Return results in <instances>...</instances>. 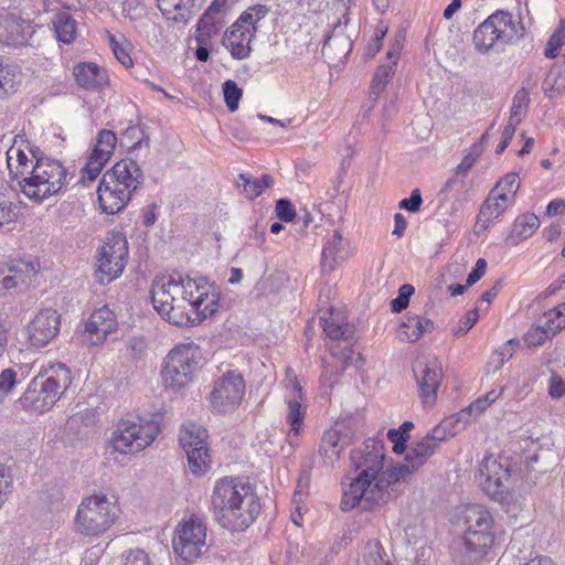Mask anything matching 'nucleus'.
Wrapping results in <instances>:
<instances>
[{"label": "nucleus", "mask_w": 565, "mask_h": 565, "mask_svg": "<svg viewBox=\"0 0 565 565\" xmlns=\"http://www.w3.org/2000/svg\"><path fill=\"white\" fill-rule=\"evenodd\" d=\"M353 47V42L342 32L334 30L322 45V55L331 62H342L348 57Z\"/></svg>", "instance_id": "nucleus-29"}, {"label": "nucleus", "mask_w": 565, "mask_h": 565, "mask_svg": "<svg viewBox=\"0 0 565 565\" xmlns=\"http://www.w3.org/2000/svg\"><path fill=\"white\" fill-rule=\"evenodd\" d=\"M269 12L267 6L264 4H255L249 7L246 11H244L241 17L236 20L242 24L248 25L252 30L257 28V23L264 19Z\"/></svg>", "instance_id": "nucleus-49"}, {"label": "nucleus", "mask_w": 565, "mask_h": 565, "mask_svg": "<svg viewBox=\"0 0 565 565\" xmlns=\"http://www.w3.org/2000/svg\"><path fill=\"white\" fill-rule=\"evenodd\" d=\"M350 459L354 471L342 480L343 494H365L384 467V445L377 439H369L363 448L353 449Z\"/></svg>", "instance_id": "nucleus-4"}, {"label": "nucleus", "mask_w": 565, "mask_h": 565, "mask_svg": "<svg viewBox=\"0 0 565 565\" xmlns=\"http://www.w3.org/2000/svg\"><path fill=\"white\" fill-rule=\"evenodd\" d=\"M128 258L126 236L119 232L109 233L100 248L97 278L100 284L110 282L120 276Z\"/></svg>", "instance_id": "nucleus-12"}, {"label": "nucleus", "mask_w": 565, "mask_h": 565, "mask_svg": "<svg viewBox=\"0 0 565 565\" xmlns=\"http://www.w3.org/2000/svg\"><path fill=\"white\" fill-rule=\"evenodd\" d=\"M520 188V180L516 173H508L502 177L492 189L494 193L504 194L508 201H512Z\"/></svg>", "instance_id": "nucleus-47"}, {"label": "nucleus", "mask_w": 565, "mask_h": 565, "mask_svg": "<svg viewBox=\"0 0 565 565\" xmlns=\"http://www.w3.org/2000/svg\"><path fill=\"white\" fill-rule=\"evenodd\" d=\"M18 383V372L13 369H6L0 373V393L8 394Z\"/></svg>", "instance_id": "nucleus-61"}, {"label": "nucleus", "mask_w": 565, "mask_h": 565, "mask_svg": "<svg viewBox=\"0 0 565 565\" xmlns=\"http://www.w3.org/2000/svg\"><path fill=\"white\" fill-rule=\"evenodd\" d=\"M206 526L202 518L191 514L184 518L175 529L172 546L185 561L200 557L206 547Z\"/></svg>", "instance_id": "nucleus-11"}, {"label": "nucleus", "mask_w": 565, "mask_h": 565, "mask_svg": "<svg viewBox=\"0 0 565 565\" xmlns=\"http://www.w3.org/2000/svg\"><path fill=\"white\" fill-rule=\"evenodd\" d=\"M160 424L156 419L140 416L121 419L111 434L113 449L120 454H135L143 450L157 438Z\"/></svg>", "instance_id": "nucleus-7"}, {"label": "nucleus", "mask_w": 565, "mask_h": 565, "mask_svg": "<svg viewBox=\"0 0 565 565\" xmlns=\"http://www.w3.org/2000/svg\"><path fill=\"white\" fill-rule=\"evenodd\" d=\"M124 138H127V139H130V140L136 139V141H134L132 145L129 146V151L130 152H132L136 149L140 148L143 142H146V146L149 147V138L147 137L145 139V134H143L142 129L138 125L129 126L125 130V132H124Z\"/></svg>", "instance_id": "nucleus-57"}, {"label": "nucleus", "mask_w": 565, "mask_h": 565, "mask_svg": "<svg viewBox=\"0 0 565 565\" xmlns=\"http://www.w3.org/2000/svg\"><path fill=\"white\" fill-rule=\"evenodd\" d=\"M463 535L455 542L456 557L462 564L480 562L494 541L492 533L493 518L482 505H467L461 511Z\"/></svg>", "instance_id": "nucleus-2"}, {"label": "nucleus", "mask_w": 565, "mask_h": 565, "mask_svg": "<svg viewBox=\"0 0 565 565\" xmlns=\"http://www.w3.org/2000/svg\"><path fill=\"white\" fill-rule=\"evenodd\" d=\"M401 49V42L396 41L387 52L388 63L377 67L371 84V93L374 94L375 97L384 90L387 83L394 75Z\"/></svg>", "instance_id": "nucleus-30"}, {"label": "nucleus", "mask_w": 565, "mask_h": 565, "mask_svg": "<svg viewBox=\"0 0 565 565\" xmlns=\"http://www.w3.org/2000/svg\"><path fill=\"white\" fill-rule=\"evenodd\" d=\"M30 23L15 10L0 8V44L23 45L30 32Z\"/></svg>", "instance_id": "nucleus-17"}, {"label": "nucleus", "mask_w": 565, "mask_h": 565, "mask_svg": "<svg viewBox=\"0 0 565 565\" xmlns=\"http://www.w3.org/2000/svg\"><path fill=\"white\" fill-rule=\"evenodd\" d=\"M509 203L510 201L507 200L503 193L498 194L491 190L480 207L476 227L480 226L482 230H486L489 222L503 214Z\"/></svg>", "instance_id": "nucleus-32"}, {"label": "nucleus", "mask_w": 565, "mask_h": 565, "mask_svg": "<svg viewBox=\"0 0 565 565\" xmlns=\"http://www.w3.org/2000/svg\"><path fill=\"white\" fill-rule=\"evenodd\" d=\"M539 227L540 218L535 214H523L514 221L512 230L507 237V243L511 246H516L521 242L531 237Z\"/></svg>", "instance_id": "nucleus-34"}, {"label": "nucleus", "mask_w": 565, "mask_h": 565, "mask_svg": "<svg viewBox=\"0 0 565 565\" xmlns=\"http://www.w3.org/2000/svg\"><path fill=\"white\" fill-rule=\"evenodd\" d=\"M214 518L232 532L244 531L260 511L258 497H213Z\"/></svg>", "instance_id": "nucleus-8"}, {"label": "nucleus", "mask_w": 565, "mask_h": 565, "mask_svg": "<svg viewBox=\"0 0 565 565\" xmlns=\"http://www.w3.org/2000/svg\"><path fill=\"white\" fill-rule=\"evenodd\" d=\"M31 157H29L22 149L11 147L7 151V162L10 173L18 182L23 181L32 174L35 169V160L42 158L39 149H30Z\"/></svg>", "instance_id": "nucleus-25"}, {"label": "nucleus", "mask_w": 565, "mask_h": 565, "mask_svg": "<svg viewBox=\"0 0 565 565\" xmlns=\"http://www.w3.org/2000/svg\"><path fill=\"white\" fill-rule=\"evenodd\" d=\"M479 312L478 309H473L467 312L466 317L460 319L457 329L454 331L456 337L466 334L478 321Z\"/></svg>", "instance_id": "nucleus-63"}, {"label": "nucleus", "mask_w": 565, "mask_h": 565, "mask_svg": "<svg viewBox=\"0 0 565 565\" xmlns=\"http://www.w3.org/2000/svg\"><path fill=\"white\" fill-rule=\"evenodd\" d=\"M73 75L76 83L85 89H97L108 82L106 71L92 62L76 64Z\"/></svg>", "instance_id": "nucleus-27"}, {"label": "nucleus", "mask_w": 565, "mask_h": 565, "mask_svg": "<svg viewBox=\"0 0 565 565\" xmlns=\"http://www.w3.org/2000/svg\"><path fill=\"white\" fill-rule=\"evenodd\" d=\"M196 0H157L161 13L171 21L186 22L195 12Z\"/></svg>", "instance_id": "nucleus-33"}, {"label": "nucleus", "mask_w": 565, "mask_h": 565, "mask_svg": "<svg viewBox=\"0 0 565 565\" xmlns=\"http://www.w3.org/2000/svg\"><path fill=\"white\" fill-rule=\"evenodd\" d=\"M419 396L424 405H434L443 380V367L437 359L417 363L414 369Z\"/></svg>", "instance_id": "nucleus-16"}, {"label": "nucleus", "mask_w": 565, "mask_h": 565, "mask_svg": "<svg viewBox=\"0 0 565 565\" xmlns=\"http://www.w3.org/2000/svg\"><path fill=\"white\" fill-rule=\"evenodd\" d=\"M185 452L189 469L194 476H203L210 469L211 457L207 448L200 446L199 449H191Z\"/></svg>", "instance_id": "nucleus-44"}, {"label": "nucleus", "mask_w": 565, "mask_h": 565, "mask_svg": "<svg viewBox=\"0 0 565 565\" xmlns=\"http://www.w3.org/2000/svg\"><path fill=\"white\" fill-rule=\"evenodd\" d=\"M120 508L108 497H84L75 516L77 532L87 536H99L117 520Z\"/></svg>", "instance_id": "nucleus-6"}, {"label": "nucleus", "mask_w": 565, "mask_h": 565, "mask_svg": "<svg viewBox=\"0 0 565 565\" xmlns=\"http://www.w3.org/2000/svg\"><path fill=\"white\" fill-rule=\"evenodd\" d=\"M412 473L413 471L406 462L397 463L396 466L388 467L386 470H382L374 480V487L377 491L384 492L386 487L405 480Z\"/></svg>", "instance_id": "nucleus-40"}, {"label": "nucleus", "mask_w": 565, "mask_h": 565, "mask_svg": "<svg viewBox=\"0 0 565 565\" xmlns=\"http://www.w3.org/2000/svg\"><path fill=\"white\" fill-rule=\"evenodd\" d=\"M97 195L102 211L107 214H116L127 205L132 193L114 180L113 182L106 180V175H103L97 188Z\"/></svg>", "instance_id": "nucleus-22"}, {"label": "nucleus", "mask_w": 565, "mask_h": 565, "mask_svg": "<svg viewBox=\"0 0 565 565\" xmlns=\"http://www.w3.org/2000/svg\"><path fill=\"white\" fill-rule=\"evenodd\" d=\"M117 143L115 132L103 129L98 132L96 145L81 170V181H94L114 153Z\"/></svg>", "instance_id": "nucleus-14"}, {"label": "nucleus", "mask_w": 565, "mask_h": 565, "mask_svg": "<svg viewBox=\"0 0 565 565\" xmlns=\"http://www.w3.org/2000/svg\"><path fill=\"white\" fill-rule=\"evenodd\" d=\"M230 9L228 0H214L205 10L196 25V40L199 44L221 33L226 24V13Z\"/></svg>", "instance_id": "nucleus-20"}, {"label": "nucleus", "mask_w": 565, "mask_h": 565, "mask_svg": "<svg viewBox=\"0 0 565 565\" xmlns=\"http://www.w3.org/2000/svg\"><path fill=\"white\" fill-rule=\"evenodd\" d=\"M224 100L230 111H235L238 108L239 99L242 97V89L234 81H226L223 84Z\"/></svg>", "instance_id": "nucleus-54"}, {"label": "nucleus", "mask_w": 565, "mask_h": 565, "mask_svg": "<svg viewBox=\"0 0 565 565\" xmlns=\"http://www.w3.org/2000/svg\"><path fill=\"white\" fill-rule=\"evenodd\" d=\"M237 186L243 188V193L248 200L258 198L264 189L274 185V179L269 174H264L260 179L254 178L248 173L238 174Z\"/></svg>", "instance_id": "nucleus-38"}, {"label": "nucleus", "mask_w": 565, "mask_h": 565, "mask_svg": "<svg viewBox=\"0 0 565 565\" xmlns=\"http://www.w3.org/2000/svg\"><path fill=\"white\" fill-rule=\"evenodd\" d=\"M199 365V348L193 343L174 347L166 359L162 381L167 387L179 391L188 385Z\"/></svg>", "instance_id": "nucleus-10"}, {"label": "nucleus", "mask_w": 565, "mask_h": 565, "mask_svg": "<svg viewBox=\"0 0 565 565\" xmlns=\"http://www.w3.org/2000/svg\"><path fill=\"white\" fill-rule=\"evenodd\" d=\"M245 394V381L237 371H228L214 382L210 403L214 412L226 414L241 404Z\"/></svg>", "instance_id": "nucleus-13"}, {"label": "nucleus", "mask_w": 565, "mask_h": 565, "mask_svg": "<svg viewBox=\"0 0 565 565\" xmlns=\"http://www.w3.org/2000/svg\"><path fill=\"white\" fill-rule=\"evenodd\" d=\"M71 383L70 369L57 363L32 379L18 404L24 411L44 413L54 406Z\"/></svg>", "instance_id": "nucleus-3"}, {"label": "nucleus", "mask_w": 565, "mask_h": 565, "mask_svg": "<svg viewBox=\"0 0 565 565\" xmlns=\"http://www.w3.org/2000/svg\"><path fill=\"white\" fill-rule=\"evenodd\" d=\"M347 243L341 233L334 231L328 238L321 253V268L324 271H333L347 258Z\"/></svg>", "instance_id": "nucleus-26"}, {"label": "nucleus", "mask_w": 565, "mask_h": 565, "mask_svg": "<svg viewBox=\"0 0 565 565\" xmlns=\"http://www.w3.org/2000/svg\"><path fill=\"white\" fill-rule=\"evenodd\" d=\"M511 478L509 468L497 459L487 457L479 471L478 484L484 494H504L509 491Z\"/></svg>", "instance_id": "nucleus-15"}, {"label": "nucleus", "mask_w": 565, "mask_h": 565, "mask_svg": "<svg viewBox=\"0 0 565 565\" xmlns=\"http://www.w3.org/2000/svg\"><path fill=\"white\" fill-rule=\"evenodd\" d=\"M151 301L157 312L178 327L200 324L216 313L220 292L204 277H162L151 287Z\"/></svg>", "instance_id": "nucleus-1"}, {"label": "nucleus", "mask_w": 565, "mask_h": 565, "mask_svg": "<svg viewBox=\"0 0 565 565\" xmlns=\"http://www.w3.org/2000/svg\"><path fill=\"white\" fill-rule=\"evenodd\" d=\"M434 322L425 317L408 312L401 322L397 334L402 341L415 342L424 333H431Z\"/></svg>", "instance_id": "nucleus-28"}, {"label": "nucleus", "mask_w": 565, "mask_h": 565, "mask_svg": "<svg viewBox=\"0 0 565 565\" xmlns=\"http://www.w3.org/2000/svg\"><path fill=\"white\" fill-rule=\"evenodd\" d=\"M436 449L437 448L434 446V441H430V439H427L424 436L420 440L413 443L408 448L405 456V461L414 472L419 467H422L430 456L435 454Z\"/></svg>", "instance_id": "nucleus-36"}, {"label": "nucleus", "mask_w": 565, "mask_h": 565, "mask_svg": "<svg viewBox=\"0 0 565 565\" xmlns=\"http://www.w3.org/2000/svg\"><path fill=\"white\" fill-rule=\"evenodd\" d=\"M482 152H483L482 145L473 143L470 147L468 153L463 157L461 162L457 166L455 172L465 179Z\"/></svg>", "instance_id": "nucleus-53"}, {"label": "nucleus", "mask_w": 565, "mask_h": 565, "mask_svg": "<svg viewBox=\"0 0 565 565\" xmlns=\"http://www.w3.org/2000/svg\"><path fill=\"white\" fill-rule=\"evenodd\" d=\"M363 565H392L384 559L382 547L377 541H369L362 552Z\"/></svg>", "instance_id": "nucleus-48"}, {"label": "nucleus", "mask_w": 565, "mask_h": 565, "mask_svg": "<svg viewBox=\"0 0 565 565\" xmlns=\"http://www.w3.org/2000/svg\"><path fill=\"white\" fill-rule=\"evenodd\" d=\"M530 106V92L521 87L513 96L511 113L508 122L519 126L525 118Z\"/></svg>", "instance_id": "nucleus-43"}, {"label": "nucleus", "mask_w": 565, "mask_h": 565, "mask_svg": "<svg viewBox=\"0 0 565 565\" xmlns=\"http://www.w3.org/2000/svg\"><path fill=\"white\" fill-rule=\"evenodd\" d=\"M61 316L52 308L41 310L28 326L29 340L33 347L42 348L58 333Z\"/></svg>", "instance_id": "nucleus-18"}, {"label": "nucleus", "mask_w": 565, "mask_h": 565, "mask_svg": "<svg viewBox=\"0 0 565 565\" xmlns=\"http://www.w3.org/2000/svg\"><path fill=\"white\" fill-rule=\"evenodd\" d=\"M320 323L326 334L332 340H349L352 338V328L343 321L340 315H335L333 311H330L328 317H321Z\"/></svg>", "instance_id": "nucleus-39"}, {"label": "nucleus", "mask_w": 565, "mask_h": 565, "mask_svg": "<svg viewBox=\"0 0 565 565\" xmlns=\"http://www.w3.org/2000/svg\"><path fill=\"white\" fill-rule=\"evenodd\" d=\"M519 36L513 17L508 12L497 11L475 30L473 44L481 53L492 49L500 51Z\"/></svg>", "instance_id": "nucleus-9"}, {"label": "nucleus", "mask_w": 565, "mask_h": 565, "mask_svg": "<svg viewBox=\"0 0 565 565\" xmlns=\"http://www.w3.org/2000/svg\"><path fill=\"white\" fill-rule=\"evenodd\" d=\"M462 428H465V426H462L461 422L458 423L457 415H454L436 425L425 437L434 441V446L437 448L440 441L455 436Z\"/></svg>", "instance_id": "nucleus-42"}, {"label": "nucleus", "mask_w": 565, "mask_h": 565, "mask_svg": "<svg viewBox=\"0 0 565 565\" xmlns=\"http://www.w3.org/2000/svg\"><path fill=\"white\" fill-rule=\"evenodd\" d=\"M563 45H565V20L561 19L558 26L547 40L544 56L550 60L557 57Z\"/></svg>", "instance_id": "nucleus-46"}, {"label": "nucleus", "mask_w": 565, "mask_h": 565, "mask_svg": "<svg viewBox=\"0 0 565 565\" xmlns=\"http://www.w3.org/2000/svg\"><path fill=\"white\" fill-rule=\"evenodd\" d=\"M375 503V497H342L340 508L344 512L353 509H358L361 512L371 510Z\"/></svg>", "instance_id": "nucleus-50"}, {"label": "nucleus", "mask_w": 565, "mask_h": 565, "mask_svg": "<svg viewBox=\"0 0 565 565\" xmlns=\"http://www.w3.org/2000/svg\"><path fill=\"white\" fill-rule=\"evenodd\" d=\"M288 412L286 420L290 426L288 434V441L290 445L295 443V438L299 435L306 414V406L301 404L296 397L287 398Z\"/></svg>", "instance_id": "nucleus-41"}, {"label": "nucleus", "mask_w": 565, "mask_h": 565, "mask_svg": "<svg viewBox=\"0 0 565 565\" xmlns=\"http://www.w3.org/2000/svg\"><path fill=\"white\" fill-rule=\"evenodd\" d=\"M415 289L409 284H404L401 286L398 290V296L391 301V310L393 312L403 311L409 302L411 296L414 294Z\"/></svg>", "instance_id": "nucleus-55"}, {"label": "nucleus", "mask_w": 565, "mask_h": 565, "mask_svg": "<svg viewBox=\"0 0 565 565\" xmlns=\"http://www.w3.org/2000/svg\"><path fill=\"white\" fill-rule=\"evenodd\" d=\"M39 268L40 265L38 262L25 259L10 260L6 269L0 270V286L2 290L28 288Z\"/></svg>", "instance_id": "nucleus-19"}, {"label": "nucleus", "mask_w": 565, "mask_h": 565, "mask_svg": "<svg viewBox=\"0 0 565 565\" xmlns=\"http://www.w3.org/2000/svg\"><path fill=\"white\" fill-rule=\"evenodd\" d=\"M256 491L254 478L226 476L215 482L213 494H254Z\"/></svg>", "instance_id": "nucleus-31"}, {"label": "nucleus", "mask_w": 565, "mask_h": 565, "mask_svg": "<svg viewBox=\"0 0 565 565\" xmlns=\"http://www.w3.org/2000/svg\"><path fill=\"white\" fill-rule=\"evenodd\" d=\"M55 31L58 41L68 44L75 39V22L67 15L63 14L57 19Z\"/></svg>", "instance_id": "nucleus-51"}, {"label": "nucleus", "mask_w": 565, "mask_h": 565, "mask_svg": "<svg viewBox=\"0 0 565 565\" xmlns=\"http://www.w3.org/2000/svg\"><path fill=\"white\" fill-rule=\"evenodd\" d=\"M552 338L542 326L530 328L524 337V342L527 347L542 345L547 339Z\"/></svg>", "instance_id": "nucleus-56"}, {"label": "nucleus", "mask_w": 565, "mask_h": 565, "mask_svg": "<svg viewBox=\"0 0 565 565\" xmlns=\"http://www.w3.org/2000/svg\"><path fill=\"white\" fill-rule=\"evenodd\" d=\"M104 175L106 180H113L130 193H135L143 183L145 174L140 164L132 158H126L116 162Z\"/></svg>", "instance_id": "nucleus-21"}, {"label": "nucleus", "mask_w": 565, "mask_h": 565, "mask_svg": "<svg viewBox=\"0 0 565 565\" xmlns=\"http://www.w3.org/2000/svg\"><path fill=\"white\" fill-rule=\"evenodd\" d=\"M257 28L252 30L248 25L235 21L225 32L223 45L237 60H244L249 56L252 49L250 42L255 38Z\"/></svg>", "instance_id": "nucleus-23"}, {"label": "nucleus", "mask_w": 565, "mask_h": 565, "mask_svg": "<svg viewBox=\"0 0 565 565\" xmlns=\"http://www.w3.org/2000/svg\"><path fill=\"white\" fill-rule=\"evenodd\" d=\"M278 218L282 222H290L296 216V211L291 202L287 199H279L275 206Z\"/></svg>", "instance_id": "nucleus-60"}, {"label": "nucleus", "mask_w": 565, "mask_h": 565, "mask_svg": "<svg viewBox=\"0 0 565 565\" xmlns=\"http://www.w3.org/2000/svg\"><path fill=\"white\" fill-rule=\"evenodd\" d=\"M15 213L12 209V202L0 190V226L13 222Z\"/></svg>", "instance_id": "nucleus-59"}, {"label": "nucleus", "mask_w": 565, "mask_h": 565, "mask_svg": "<svg viewBox=\"0 0 565 565\" xmlns=\"http://www.w3.org/2000/svg\"><path fill=\"white\" fill-rule=\"evenodd\" d=\"M116 328V317L106 306L95 310L85 324V331L92 344L103 343L107 335L115 331Z\"/></svg>", "instance_id": "nucleus-24"}, {"label": "nucleus", "mask_w": 565, "mask_h": 565, "mask_svg": "<svg viewBox=\"0 0 565 565\" xmlns=\"http://www.w3.org/2000/svg\"><path fill=\"white\" fill-rule=\"evenodd\" d=\"M319 450H320L321 455H323L326 457L339 455L337 433H334V431L326 433L322 437Z\"/></svg>", "instance_id": "nucleus-58"}, {"label": "nucleus", "mask_w": 565, "mask_h": 565, "mask_svg": "<svg viewBox=\"0 0 565 565\" xmlns=\"http://www.w3.org/2000/svg\"><path fill=\"white\" fill-rule=\"evenodd\" d=\"M518 347L519 342L514 339H511L500 348V350L495 354L497 358L499 359L498 367H501L505 363V361L510 360L513 356Z\"/></svg>", "instance_id": "nucleus-64"}, {"label": "nucleus", "mask_w": 565, "mask_h": 565, "mask_svg": "<svg viewBox=\"0 0 565 565\" xmlns=\"http://www.w3.org/2000/svg\"><path fill=\"white\" fill-rule=\"evenodd\" d=\"M545 331L551 335H555L557 332L565 328V302L550 309L544 313Z\"/></svg>", "instance_id": "nucleus-45"}, {"label": "nucleus", "mask_w": 565, "mask_h": 565, "mask_svg": "<svg viewBox=\"0 0 565 565\" xmlns=\"http://www.w3.org/2000/svg\"><path fill=\"white\" fill-rule=\"evenodd\" d=\"M422 203L423 199L419 189H414L409 198L403 199L398 203V207L411 213H416L419 211Z\"/></svg>", "instance_id": "nucleus-62"}, {"label": "nucleus", "mask_w": 565, "mask_h": 565, "mask_svg": "<svg viewBox=\"0 0 565 565\" xmlns=\"http://www.w3.org/2000/svg\"><path fill=\"white\" fill-rule=\"evenodd\" d=\"M67 174V169L61 161L43 156L35 160L32 174L19 181V186L31 201L42 203L62 191L66 184Z\"/></svg>", "instance_id": "nucleus-5"}, {"label": "nucleus", "mask_w": 565, "mask_h": 565, "mask_svg": "<svg viewBox=\"0 0 565 565\" xmlns=\"http://www.w3.org/2000/svg\"><path fill=\"white\" fill-rule=\"evenodd\" d=\"M22 82V74L18 66L4 64L0 55V98L14 94Z\"/></svg>", "instance_id": "nucleus-37"}, {"label": "nucleus", "mask_w": 565, "mask_h": 565, "mask_svg": "<svg viewBox=\"0 0 565 565\" xmlns=\"http://www.w3.org/2000/svg\"><path fill=\"white\" fill-rule=\"evenodd\" d=\"M488 408V405L484 401L479 397L475 402H472L468 407L461 409L457 413V422H461L462 426L466 427L468 423L472 419L477 418L480 414H482Z\"/></svg>", "instance_id": "nucleus-52"}, {"label": "nucleus", "mask_w": 565, "mask_h": 565, "mask_svg": "<svg viewBox=\"0 0 565 565\" xmlns=\"http://www.w3.org/2000/svg\"><path fill=\"white\" fill-rule=\"evenodd\" d=\"M207 430L196 423H188L182 426L179 441L184 451L199 449L200 446L207 448Z\"/></svg>", "instance_id": "nucleus-35"}]
</instances>
